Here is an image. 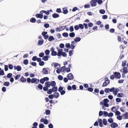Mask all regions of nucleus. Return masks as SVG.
Segmentation results:
<instances>
[{
  "label": "nucleus",
  "mask_w": 128,
  "mask_h": 128,
  "mask_svg": "<svg viewBox=\"0 0 128 128\" xmlns=\"http://www.w3.org/2000/svg\"><path fill=\"white\" fill-rule=\"evenodd\" d=\"M109 90L110 92H113V94L115 96H116L119 90L118 88H115L114 87H113L110 88H109Z\"/></svg>",
  "instance_id": "f257e3e1"
},
{
  "label": "nucleus",
  "mask_w": 128,
  "mask_h": 128,
  "mask_svg": "<svg viewBox=\"0 0 128 128\" xmlns=\"http://www.w3.org/2000/svg\"><path fill=\"white\" fill-rule=\"evenodd\" d=\"M39 80L35 78H33L31 79V83L38 84L39 82Z\"/></svg>",
  "instance_id": "f03ea898"
},
{
  "label": "nucleus",
  "mask_w": 128,
  "mask_h": 128,
  "mask_svg": "<svg viewBox=\"0 0 128 128\" xmlns=\"http://www.w3.org/2000/svg\"><path fill=\"white\" fill-rule=\"evenodd\" d=\"M68 80H72L74 79V76L71 73L69 74L67 76Z\"/></svg>",
  "instance_id": "7ed1b4c3"
},
{
  "label": "nucleus",
  "mask_w": 128,
  "mask_h": 128,
  "mask_svg": "<svg viewBox=\"0 0 128 128\" xmlns=\"http://www.w3.org/2000/svg\"><path fill=\"white\" fill-rule=\"evenodd\" d=\"M96 0H92V1L91 2V4L92 6H95L96 5Z\"/></svg>",
  "instance_id": "20e7f679"
},
{
  "label": "nucleus",
  "mask_w": 128,
  "mask_h": 128,
  "mask_svg": "<svg viewBox=\"0 0 128 128\" xmlns=\"http://www.w3.org/2000/svg\"><path fill=\"white\" fill-rule=\"evenodd\" d=\"M115 77L118 79L120 78V75L119 73L115 72L114 73Z\"/></svg>",
  "instance_id": "39448f33"
},
{
  "label": "nucleus",
  "mask_w": 128,
  "mask_h": 128,
  "mask_svg": "<svg viewBox=\"0 0 128 128\" xmlns=\"http://www.w3.org/2000/svg\"><path fill=\"white\" fill-rule=\"evenodd\" d=\"M63 51L62 50V49H59L58 50V52L57 53V55L59 56H61L62 54V51Z\"/></svg>",
  "instance_id": "423d86ee"
},
{
  "label": "nucleus",
  "mask_w": 128,
  "mask_h": 128,
  "mask_svg": "<svg viewBox=\"0 0 128 128\" xmlns=\"http://www.w3.org/2000/svg\"><path fill=\"white\" fill-rule=\"evenodd\" d=\"M109 83L110 80H106L105 82L102 85V86L103 87H104L107 86Z\"/></svg>",
  "instance_id": "0eeeda50"
},
{
  "label": "nucleus",
  "mask_w": 128,
  "mask_h": 128,
  "mask_svg": "<svg viewBox=\"0 0 128 128\" xmlns=\"http://www.w3.org/2000/svg\"><path fill=\"white\" fill-rule=\"evenodd\" d=\"M118 126V124L115 122H114L111 124L110 125L111 127L112 128H114Z\"/></svg>",
  "instance_id": "6e6552de"
},
{
  "label": "nucleus",
  "mask_w": 128,
  "mask_h": 128,
  "mask_svg": "<svg viewBox=\"0 0 128 128\" xmlns=\"http://www.w3.org/2000/svg\"><path fill=\"white\" fill-rule=\"evenodd\" d=\"M42 72L44 74H48V72L46 68H44L42 69Z\"/></svg>",
  "instance_id": "1a4fd4ad"
},
{
  "label": "nucleus",
  "mask_w": 128,
  "mask_h": 128,
  "mask_svg": "<svg viewBox=\"0 0 128 128\" xmlns=\"http://www.w3.org/2000/svg\"><path fill=\"white\" fill-rule=\"evenodd\" d=\"M54 66L56 68H60V66L59 64L58 63H54Z\"/></svg>",
  "instance_id": "9d476101"
},
{
  "label": "nucleus",
  "mask_w": 128,
  "mask_h": 128,
  "mask_svg": "<svg viewBox=\"0 0 128 128\" xmlns=\"http://www.w3.org/2000/svg\"><path fill=\"white\" fill-rule=\"evenodd\" d=\"M72 44H71V46H70V48H71L72 49H73L75 47V46L74 45V44H75L76 42L75 41H72Z\"/></svg>",
  "instance_id": "9b49d317"
},
{
  "label": "nucleus",
  "mask_w": 128,
  "mask_h": 128,
  "mask_svg": "<svg viewBox=\"0 0 128 128\" xmlns=\"http://www.w3.org/2000/svg\"><path fill=\"white\" fill-rule=\"evenodd\" d=\"M14 69H16L18 71H20L21 70V68L19 66H14Z\"/></svg>",
  "instance_id": "f8f14e48"
},
{
  "label": "nucleus",
  "mask_w": 128,
  "mask_h": 128,
  "mask_svg": "<svg viewBox=\"0 0 128 128\" xmlns=\"http://www.w3.org/2000/svg\"><path fill=\"white\" fill-rule=\"evenodd\" d=\"M123 72L124 74H126L128 72V68H127L126 67H124L123 68Z\"/></svg>",
  "instance_id": "ddd939ff"
},
{
  "label": "nucleus",
  "mask_w": 128,
  "mask_h": 128,
  "mask_svg": "<svg viewBox=\"0 0 128 128\" xmlns=\"http://www.w3.org/2000/svg\"><path fill=\"white\" fill-rule=\"evenodd\" d=\"M36 16L37 18H43V15L42 14H37L36 15Z\"/></svg>",
  "instance_id": "4468645a"
},
{
  "label": "nucleus",
  "mask_w": 128,
  "mask_h": 128,
  "mask_svg": "<svg viewBox=\"0 0 128 128\" xmlns=\"http://www.w3.org/2000/svg\"><path fill=\"white\" fill-rule=\"evenodd\" d=\"M52 17L54 18H56L59 17V15L56 13H54L52 15Z\"/></svg>",
  "instance_id": "2eb2a0df"
},
{
  "label": "nucleus",
  "mask_w": 128,
  "mask_h": 128,
  "mask_svg": "<svg viewBox=\"0 0 128 128\" xmlns=\"http://www.w3.org/2000/svg\"><path fill=\"white\" fill-rule=\"evenodd\" d=\"M98 122L99 123V126H100L102 127V120L101 119H99L98 120Z\"/></svg>",
  "instance_id": "dca6fc26"
},
{
  "label": "nucleus",
  "mask_w": 128,
  "mask_h": 128,
  "mask_svg": "<svg viewBox=\"0 0 128 128\" xmlns=\"http://www.w3.org/2000/svg\"><path fill=\"white\" fill-rule=\"evenodd\" d=\"M45 85L46 86H47V87H49L51 86L50 82H46L45 84Z\"/></svg>",
  "instance_id": "f3484780"
},
{
  "label": "nucleus",
  "mask_w": 128,
  "mask_h": 128,
  "mask_svg": "<svg viewBox=\"0 0 128 128\" xmlns=\"http://www.w3.org/2000/svg\"><path fill=\"white\" fill-rule=\"evenodd\" d=\"M62 10L63 11V13L64 14H66L68 13V11L66 8H63Z\"/></svg>",
  "instance_id": "a211bd4d"
},
{
  "label": "nucleus",
  "mask_w": 128,
  "mask_h": 128,
  "mask_svg": "<svg viewBox=\"0 0 128 128\" xmlns=\"http://www.w3.org/2000/svg\"><path fill=\"white\" fill-rule=\"evenodd\" d=\"M20 81L22 82H25L26 81V79L23 77H22L20 78Z\"/></svg>",
  "instance_id": "6ab92c4d"
},
{
  "label": "nucleus",
  "mask_w": 128,
  "mask_h": 128,
  "mask_svg": "<svg viewBox=\"0 0 128 128\" xmlns=\"http://www.w3.org/2000/svg\"><path fill=\"white\" fill-rule=\"evenodd\" d=\"M80 40L81 39L79 37H77L74 40V41H75L76 42L80 41Z\"/></svg>",
  "instance_id": "aec40b11"
},
{
  "label": "nucleus",
  "mask_w": 128,
  "mask_h": 128,
  "mask_svg": "<svg viewBox=\"0 0 128 128\" xmlns=\"http://www.w3.org/2000/svg\"><path fill=\"white\" fill-rule=\"evenodd\" d=\"M54 95L56 98H57L59 97V94L58 92H56L54 94Z\"/></svg>",
  "instance_id": "412c9836"
},
{
  "label": "nucleus",
  "mask_w": 128,
  "mask_h": 128,
  "mask_svg": "<svg viewBox=\"0 0 128 128\" xmlns=\"http://www.w3.org/2000/svg\"><path fill=\"white\" fill-rule=\"evenodd\" d=\"M52 92H56L58 90V88L57 87H53L52 89Z\"/></svg>",
  "instance_id": "4be33fe9"
},
{
  "label": "nucleus",
  "mask_w": 128,
  "mask_h": 128,
  "mask_svg": "<svg viewBox=\"0 0 128 128\" xmlns=\"http://www.w3.org/2000/svg\"><path fill=\"white\" fill-rule=\"evenodd\" d=\"M48 56H44L42 58V59L44 61H47L48 60Z\"/></svg>",
  "instance_id": "5701e85b"
},
{
  "label": "nucleus",
  "mask_w": 128,
  "mask_h": 128,
  "mask_svg": "<svg viewBox=\"0 0 128 128\" xmlns=\"http://www.w3.org/2000/svg\"><path fill=\"white\" fill-rule=\"evenodd\" d=\"M69 36L71 38H73L75 34L74 32L70 33L69 34Z\"/></svg>",
  "instance_id": "b1692460"
},
{
  "label": "nucleus",
  "mask_w": 128,
  "mask_h": 128,
  "mask_svg": "<svg viewBox=\"0 0 128 128\" xmlns=\"http://www.w3.org/2000/svg\"><path fill=\"white\" fill-rule=\"evenodd\" d=\"M108 121L110 123H112L113 122V119L111 118H110L108 119Z\"/></svg>",
  "instance_id": "393cba45"
},
{
  "label": "nucleus",
  "mask_w": 128,
  "mask_h": 128,
  "mask_svg": "<svg viewBox=\"0 0 128 128\" xmlns=\"http://www.w3.org/2000/svg\"><path fill=\"white\" fill-rule=\"evenodd\" d=\"M36 19H35V18H32L30 20V22H33V23L35 22L36 21Z\"/></svg>",
  "instance_id": "a878e982"
},
{
  "label": "nucleus",
  "mask_w": 128,
  "mask_h": 128,
  "mask_svg": "<svg viewBox=\"0 0 128 128\" xmlns=\"http://www.w3.org/2000/svg\"><path fill=\"white\" fill-rule=\"evenodd\" d=\"M51 85L52 86H55L56 85V82L54 81H52L50 82Z\"/></svg>",
  "instance_id": "bb28decb"
},
{
  "label": "nucleus",
  "mask_w": 128,
  "mask_h": 128,
  "mask_svg": "<svg viewBox=\"0 0 128 128\" xmlns=\"http://www.w3.org/2000/svg\"><path fill=\"white\" fill-rule=\"evenodd\" d=\"M45 53L46 56H48V55L50 53V51L48 50H46L45 51Z\"/></svg>",
  "instance_id": "cd10ccee"
},
{
  "label": "nucleus",
  "mask_w": 128,
  "mask_h": 128,
  "mask_svg": "<svg viewBox=\"0 0 128 128\" xmlns=\"http://www.w3.org/2000/svg\"><path fill=\"white\" fill-rule=\"evenodd\" d=\"M103 123L104 125H106L107 124V121L105 119H103Z\"/></svg>",
  "instance_id": "c85d7f7f"
},
{
  "label": "nucleus",
  "mask_w": 128,
  "mask_h": 128,
  "mask_svg": "<svg viewBox=\"0 0 128 128\" xmlns=\"http://www.w3.org/2000/svg\"><path fill=\"white\" fill-rule=\"evenodd\" d=\"M54 40V37L52 36H50L48 38V40L50 41H51Z\"/></svg>",
  "instance_id": "c756f323"
},
{
  "label": "nucleus",
  "mask_w": 128,
  "mask_h": 128,
  "mask_svg": "<svg viewBox=\"0 0 128 128\" xmlns=\"http://www.w3.org/2000/svg\"><path fill=\"white\" fill-rule=\"evenodd\" d=\"M68 34L67 32H64L62 34V35L66 37H68Z\"/></svg>",
  "instance_id": "7c9ffc66"
},
{
  "label": "nucleus",
  "mask_w": 128,
  "mask_h": 128,
  "mask_svg": "<svg viewBox=\"0 0 128 128\" xmlns=\"http://www.w3.org/2000/svg\"><path fill=\"white\" fill-rule=\"evenodd\" d=\"M43 41L42 40H40L39 41L38 44L39 45H42L43 43Z\"/></svg>",
  "instance_id": "2f4dec72"
},
{
  "label": "nucleus",
  "mask_w": 128,
  "mask_h": 128,
  "mask_svg": "<svg viewBox=\"0 0 128 128\" xmlns=\"http://www.w3.org/2000/svg\"><path fill=\"white\" fill-rule=\"evenodd\" d=\"M123 94L122 93H118L117 94V96L119 98H122L123 97Z\"/></svg>",
  "instance_id": "473e14b6"
},
{
  "label": "nucleus",
  "mask_w": 128,
  "mask_h": 128,
  "mask_svg": "<svg viewBox=\"0 0 128 128\" xmlns=\"http://www.w3.org/2000/svg\"><path fill=\"white\" fill-rule=\"evenodd\" d=\"M126 61H124L122 62V66H124L126 65Z\"/></svg>",
  "instance_id": "72a5a7b5"
},
{
  "label": "nucleus",
  "mask_w": 128,
  "mask_h": 128,
  "mask_svg": "<svg viewBox=\"0 0 128 128\" xmlns=\"http://www.w3.org/2000/svg\"><path fill=\"white\" fill-rule=\"evenodd\" d=\"M39 128H44V126L43 124L40 123L39 124Z\"/></svg>",
  "instance_id": "f704fd0d"
},
{
  "label": "nucleus",
  "mask_w": 128,
  "mask_h": 128,
  "mask_svg": "<svg viewBox=\"0 0 128 128\" xmlns=\"http://www.w3.org/2000/svg\"><path fill=\"white\" fill-rule=\"evenodd\" d=\"M124 117L125 118H126L127 119L128 118V112H126L124 115Z\"/></svg>",
  "instance_id": "c9c22d12"
},
{
  "label": "nucleus",
  "mask_w": 128,
  "mask_h": 128,
  "mask_svg": "<svg viewBox=\"0 0 128 128\" xmlns=\"http://www.w3.org/2000/svg\"><path fill=\"white\" fill-rule=\"evenodd\" d=\"M58 79L60 80H62L63 79V77L61 75H59L58 76Z\"/></svg>",
  "instance_id": "e433bc0d"
},
{
  "label": "nucleus",
  "mask_w": 128,
  "mask_h": 128,
  "mask_svg": "<svg viewBox=\"0 0 128 128\" xmlns=\"http://www.w3.org/2000/svg\"><path fill=\"white\" fill-rule=\"evenodd\" d=\"M100 12L102 14H104L105 12V11L104 10H100Z\"/></svg>",
  "instance_id": "4c0bfd02"
},
{
  "label": "nucleus",
  "mask_w": 128,
  "mask_h": 128,
  "mask_svg": "<svg viewBox=\"0 0 128 128\" xmlns=\"http://www.w3.org/2000/svg\"><path fill=\"white\" fill-rule=\"evenodd\" d=\"M57 52L56 51H54L52 52L51 54L52 56H56V55H57Z\"/></svg>",
  "instance_id": "58836bf2"
},
{
  "label": "nucleus",
  "mask_w": 128,
  "mask_h": 128,
  "mask_svg": "<svg viewBox=\"0 0 128 128\" xmlns=\"http://www.w3.org/2000/svg\"><path fill=\"white\" fill-rule=\"evenodd\" d=\"M108 112L105 111H104V115L105 117H106L108 116Z\"/></svg>",
  "instance_id": "ea45409f"
},
{
  "label": "nucleus",
  "mask_w": 128,
  "mask_h": 128,
  "mask_svg": "<svg viewBox=\"0 0 128 128\" xmlns=\"http://www.w3.org/2000/svg\"><path fill=\"white\" fill-rule=\"evenodd\" d=\"M103 101L104 103H107L109 102V100L108 99L106 98Z\"/></svg>",
  "instance_id": "a19ab883"
},
{
  "label": "nucleus",
  "mask_w": 128,
  "mask_h": 128,
  "mask_svg": "<svg viewBox=\"0 0 128 128\" xmlns=\"http://www.w3.org/2000/svg\"><path fill=\"white\" fill-rule=\"evenodd\" d=\"M20 76V74H18L15 77V78L16 80H17L18 79Z\"/></svg>",
  "instance_id": "79ce46f5"
},
{
  "label": "nucleus",
  "mask_w": 128,
  "mask_h": 128,
  "mask_svg": "<svg viewBox=\"0 0 128 128\" xmlns=\"http://www.w3.org/2000/svg\"><path fill=\"white\" fill-rule=\"evenodd\" d=\"M23 62L25 64L27 65L28 63V61L26 59Z\"/></svg>",
  "instance_id": "37998d69"
},
{
  "label": "nucleus",
  "mask_w": 128,
  "mask_h": 128,
  "mask_svg": "<svg viewBox=\"0 0 128 128\" xmlns=\"http://www.w3.org/2000/svg\"><path fill=\"white\" fill-rule=\"evenodd\" d=\"M113 116V114L112 112H110L108 114V116L109 117H112Z\"/></svg>",
  "instance_id": "c03bdc74"
},
{
  "label": "nucleus",
  "mask_w": 128,
  "mask_h": 128,
  "mask_svg": "<svg viewBox=\"0 0 128 128\" xmlns=\"http://www.w3.org/2000/svg\"><path fill=\"white\" fill-rule=\"evenodd\" d=\"M44 64V63L43 61H41L39 63V64L40 66H43Z\"/></svg>",
  "instance_id": "a18cd8bd"
},
{
  "label": "nucleus",
  "mask_w": 128,
  "mask_h": 128,
  "mask_svg": "<svg viewBox=\"0 0 128 128\" xmlns=\"http://www.w3.org/2000/svg\"><path fill=\"white\" fill-rule=\"evenodd\" d=\"M104 90V92L106 93H108L110 92L109 88H106Z\"/></svg>",
  "instance_id": "49530a36"
},
{
  "label": "nucleus",
  "mask_w": 128,
  "mask_h": 128,
  "mask_svg": "<svg viewBox=\"0 0 128 128\" xmlns=\"http://www.w3.org/2000/svg\"><path fill=\"white\" fill-rule=\"evenodd\" d=\"M65 46L68 48H70V44L68 43H66L65 45Z\"/></svg>",
  "instance_id": "de8ad7c7"
},
{
  "label": "nucleus",
  "mask_w": 128,
  "mask_h": 128,
  "mask_svg": "<svg viewBox=\"0 0 128 128\" xmlns=\"http://www.w3.org/2000/svg\"><path fill=\"white\" fill-rule=\"evenodd\" d=\"M60 69L61 72H63L65 70V66H64L63 67H62L60 68Z\"/></svg>",
  "instance_id": "09e8293b"
},
{
  "label": "nucleus",
  "mask_w": 128,
  "mask_h": 128,
  "mask_svg": "<svg viewBox=\"0 0 128 128\" xmlns=\"http://www.w3.org/2000/svg\"><path fill=\"white\" fill-rule=\"evenodd\" d=\"M44 26L46 28H48L49 26V24L47 23L45 24L44 25Z\"/></svg>",
  "instance_id": "8fccbe9b"
},
{
  "label": "nucleus",
  "mask_w": 128,
  "mask_h": 128,
  "mask_svg": "<svg viewBox=\"0 0 128 128\" xmlns=\"http://www.w3.org/2000/svg\"><path fill=\"white\" fill-rule=\"evenodd\" d=\"M69 30L70 32H73L74 30V29L73 26H70V28Z\"/></svg>",
  "instance_id": "3c124183"
},
{
  "label": "nucleus",
  "mask_w": 128,
  "mask_h": 128,
  "mask_svg": "<svg viewBox=\"0 0 128 128\" xmlns=\"http://www.w3.org/2000/svg\"><path fill=\"white\" fill-rule=\"evenodd\" d=\"M79 27L80 28H81L82 29H83L84 28V26L82 24H79Z\"/></svg>",
  "instance_id": "603ef678"
},
{
  "label": "nucleus",
  "mask_w": 128,
  "mask_h": 128,
  "mask_svg": "<svg viewBox=\"0 0 128 128\" xmlns=\"http://www.w3.org/2000/svg\"><path fill=\"white\" fill-rule=\"evenodd\" d=\"M52 90L51 89H50L47 91V93L48 94H52Z\"/></svg>",
  "instance_id": "864d4df0"
},
{
  "label": "nucleus",
  "mask_w": 128,
  "mask_h": 128,
  "mask_svg": "<svg viewBox=\"0 0 128 128\" xmlns=\"http://www.w3.org/2000/svg\"><path fill=\"white\" fill-rule=\"evenodd\" d=\"M48 97L50 99H53L54 97V95L53 94H52L50 95H49L48 96Z\"/></svg>",
  "instance_id": "5fc2aeb1"
},
{
  "label": "nucleus",
  "mask_w": 128,
  "mask_h": 128,
  "mask_svg": "<svg viewBox=\"0 0 128 128\" xmlns=\"http://www.w3.org/2000/svg\"><path fill=\"white\" fill-rule=\"evenodd\" d=\"M121 100V99L120 98H117L116 99V101L117 102H120Z\"/></svg>",
  "instance_id": "6e6d98bb"
},
{
  "label": "nucleus",
  "mask_w": 128,
  "mask_h": 128,
  "mask_svg": "<svg viewBox=\"0 0 128 128\" xmlns=\"http://www.w3.org/2000/svg\"><path fill=\"white\" fill-rule=\"evenodd\" d=\"M37 58L36 56H34L32 58V60L33 61H35L37 60Z\"/></svg>",
  "instance_id": "4d7b16f0"
},
{
  "label": "nucleus",
  "mask_w": 128,
  "mask_h": 128,
  "mask_svg": "<svg viewBox=\"0 0 128 128\" xmlns=\"http://www.w3.org/2000/svg\"><path fill=\"white\" fill-rule=\"evenodd\" d=\"M56 12L59 13H61V9L60 8H57L56 10Z\"/></svg>",
  "instance_id": "13d9d810"
},
{
  "label": "nucleus",
  "mask_w": 128,
  "mask_h": 128,
  "mask_svg": "<svg viewBox=\"0 0 128 128\" xmlns=\"http://www.w3.org/2000/svg\"><path fill=\"white\" fill-rule=\"evenodd\" d=\"M4 85L6 86H8L10 84V83L8 82H5L4 83Z\"/></svg>",
  "instance_id": "bf43d9fd"
},
{
  "label": "nucleus",
  "mask_w": 128,
  "mask_h": 128,
  "mask_svg": "<svg viewBox=\"0 0 128 128\" xmlns=\"http://www.w3.org/2000/svg\"><path fill=\"white\" fill-rule=\"evenodd\" d=\"M44 55V52H41L39 54V56L40 57H42Z\"/></svg>",
  "instance_id": "052dcab7"
},
{
  "label": "nucleus",
  "mask_w": 128,
  "mask_h": 128,
  "mask_svg": "<svg viewBox=\"0 0 128 128\" xmlns=\"http://www.w3.org/2000/svg\"><path fill=\"white\" fill-rule=\"evenodd\" d=\"M117 118L118 120H121L122 119V117L120 116H117Z\"/></svg>",
  "instance_id": "680f3d73"
},
{
  "label": "nucleus",
  "mask_w": 128,
  "mask_h": 128,
  "mask_svg": "<svg viewBox=\"0 0 128 128\" xmlns=\"http://www.w3.org/2000/svg\"><path fill=\"white\" fill-rule=\"evenodd\" d=\"M8 67L10 69L12 70L13 68V66L11 64H10L8 65Z\"/></svg>",
  "instance_id": "e2e57ef3"
},
{
  "label": "nucleus",
  "mask_w": 128,
  "mask_h": 128,
  "mask_svg": "<svg viewBox=\"0 0 128 128\" xmlns=\"http://www.w3.org/2000/svg\"><path fill=\"white\" fill-rule=\"evenodd\" d=\"M12 76V74L11 73H9L7 75V77L8 78H10Z\"/></svg>",
  "instance_id": "0e129e2a"
},
{
  "label": "nucleus",
  "mask_w": 128,
  "mask_h": 128,
  "mask_svg": "<svg viewBox=\"0 0 128 128\" xmlns=\"http://www.w3.org/2000/svg\"><path fill=\"white\" fill-rule=\"evenodd\" d=\"M64 46V45L63 44H61L60 45V47L61 48H63Z\"/></svg>",
  "instance_id": "69168bd1"
},
{
  "label": "nucleus",
  "mask_w": 128,
  "mask_h": 128,
  "mask_svg": "<svg viewBox=\"0 0 128 128\" xmlns=\"http://www.w3.org/2000/svg\"><path fill=\"white\" fill-rule=\"evenodd\" d=\"M57 69V70H56V72L58 74H60L61 72L60 69L59 68Z\"/></svg>",
  "instance_id": "338daca9"
},
{
  "label": "nucleus",
  "mask_w": 128,
  "mask_h": 128,
  "mask_svg": "<svg viewBox=\"0 0 128 128\" xmlns=\"http://www.w3.org/2000/svg\"><path fill=\"white\" fill-rule=\"evenodd\" d=\"M96 2H97L98 4H100L102 3L103 1L102 0H98Z\"/></svg>",
  "instance_id": "774afa93"
}]
</instances>
